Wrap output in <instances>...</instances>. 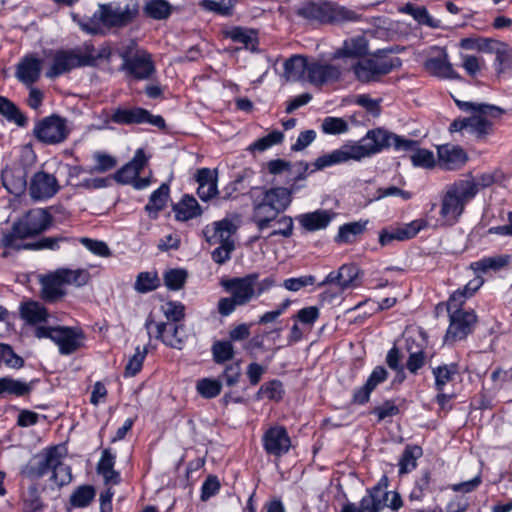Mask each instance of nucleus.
Returning a JSON list of instances; mask_svg holds the SVG:
<instances>
[{
	"mask_svg": "<svg viewBox=\"0 0 512 512\" xmlns=\"http://www.w3.org/2000/svg\"><path fill=\"white\" fill-rule=\"evenodd\" d=\"M344 68L338 65L312 60L308 67V81L315 86L335 83L341 80Z\"/></svg>",
	"mask_w": 512,
	"mask_h": 512,
	"instance_id": "21",
	"label": "nucleus"
},
{
	"mask_svg": "<svg viewBox=\"0 0 512 512\" xmlns=\"http://www.w3.org/2000/svg\"><path fill=\"white\" fill-rule=\"evenodd\" d=\"M148 163V157L145 155V152L142 148L136 150L133 158L122 166L119 170H117L112 178L118 183L122 185L131 184L134 179L139 176L140 172L144 169V167Z\"/></svg>",
	"mask_w": 512,
	"mask_h": 512,
	"instance_id": "23",
	"label": "nucleus"
},
{
	"mask_svg": "<svg viewBox=\"0 0 512 512\" xmlns=\"http://www.w3.org/2000/svg\"><path fill=\"white\" fill-rule=\"evenodd\" d=\"M160 286V279L157 272H140L134 284V289L139 293H148L156 290Z\"/></svg>",
	"mask_w": 512,
	"mask_h": 512,
	"instance_id": "42",
	"label": "nucleus"
},
{
	"mask_svg": "<svg viewBox=\"0 0 512 512\" xmlns=\"http://www.w3.org/2000/svg\"><path fill=\"white\" fill-rule=\"evenodd\" d=\"M212 354L216 363H223L233 358L234 347L231 341H217L212 346Z\"/></svg>",
	"mask_w": 512,
	"mask_h": 512,
	"instance_id": "55",
	"label": "nucleus"
},
{
	"mask_svg": "<svg viewBox=\"0 0 512 512\" xmlns=\"http://www.w3.org/2000/svg\"><path fill=\"white\" fill-rule=\"evenodd\" d=\"M437 152L439 165L445 170L459 169L468 160L466 152L459 146L442 145Z\"/></svg>",
	"mask_w": 512,
	"mask_h": 512,
	"instance_id": "25",
	"label": "nucleus"
},
{
	"mask_svg": "<svg viewBox=\"0 0 512 512\" xmlns=\"http://www.w3.org/2000/svg\"><path fill=\"white\" fill-rule=\"evenodd\" d=\"M28 238L27 236H23L21 233L16 232L14 230V225L10 232L3 235L0 243L6 249H13L16 251L20 250H30L28 247L30 243H23L22 240Z\"/></svg>",
	"mask_w": 512,
	"mask_h": 512,
	"instance_id": "52",
	"label": "nucleus"
},
{
	"mask_svg": "<svg viewBox=\"0 0 512 512\" xmlns=\"http://www.w3.org/2000/svg\"><path fill=\"white\" fill-rule=\"evenodd\" d=\"M497 42L489 38H464L460 42V46L464 49H477L480 51H493V45Z\"/></svg>",
	"mask_w": 512,
	"mask_h": 512,
	"instance_id": "58",
	"label": "nucleus"
},
{
	"mask_svg": "<svg viewBox=\"0 0 512 512\" xmlns=\"http://www.w3.org/2000/svg\"><path fill=\"white\" fill-rule=\"evenodd\" d=\"M218 245L219 246L212 251L211 258L215 263L223 265L230 260L231 253L235 250V243Z\"/></svg>",
	"mask_w": 512,
	"mask_h": 512,
	"instance_id": "63",
	"label": "nucleus"
},
{
	"mask_svg": "<svg viewBox=\"0 0 512 512\" xmlns=\"http://www.w3.org/2000/svg\"><path fill=\"white\" fill-rule=\"evenodd\" d=\"M24 512H40L42 501L39 496V489L35 484L28 487L23 493Z\"/></svg>",
	"mask_w": 512,
	"mask_h": 512,
	"instance_id": "51",
	"label": "nucleus"
},
{
	"mask_svg": "<svg viewBox=\"0 0 512 512\" xmlns=\"http://www.w3.org/2000/svg\"><path fill=\"white\" fill-rule=\"evenodd\" d=\"M459 109L471 113L472 116L462 119H455L449 127L450 132H460L463 130L474 134L476 138L483 139L493 131V122L491 119L499 118L503 109L498 106L455 100Z\"/></svg>",
	"mask_w": 512,
	"mask_h": 512,
	"instance_id": "4",
	"label": "nucleus"
},
{
	"mask_svg": "<svg viewBox=\"0 0 512 512\" xmlns=\"http://www.w3.org/2000/svg\"><path fill=\"white\" fill-rule=\"evenodd\" d=\"M425 69L436 77L444 79H460L459 74L449 63L447 54L442 50L437 57H431L425 61Z\"/></svg>",
	"mask_w": 512,
	"mask_h": 512,
	"instance_id": "30",
	"label": "nucleus"
},
{
	"mask_svg": "<svg viewBox=\"0 0 512 512\" xmlns=\"http://www.w3.org/2000/svg\"><path fill=\"white\" fill-rule=\"evenodd\" d=\"M113 123L118 125H133L149 123L159 129L165 128V120L160 115H152L141 107L116 108L110 116Z\"/></svg>",
	"mask_w": 512,
	"mask_h": 512,
	"instance_id": "14",
	"label": "nucleus"
},
{
	"mask_svg": "<svg viewBox=\"0 0 512 512\" xmlns=\"http://www.w3.org/2000/svg\"><path fill=\"white\" fill-rule=\"evenodd\" d=\"M462 304L463 294L460 292H454L447 302L450 323L445 335L446 342L465 339L473 331L477 322L474 311L461 309Z\"/></svg>",
	"mask_w": 512,
	"mask_h": 512,
	"instance_id": "7",
	"label": "nucleus"
},
{
	"mask_svg": "<svg viewBox=\"0 0 512 512\" xmlns=\"http://www.w3.org/2000/svg\"><path fill=\"white\" fill-rule=\"evenodd\" d=\"M403 355L396 345H394L386 355V363L390 369L396 372L395 381L402 382L404 380L405 366L402 364Z\"/></svg>",
	"mask_w": 512,
	"mask_h": 512,
	"instance_id": "49",
	"label": "nucleus"
},
{
	"mask_svg": "<svg viewBox=\"0 0 512 512\" xmlns=\"http://www.w3.org/2000/svg\"><path fill=\"white\" fill-rule=\"evenodd\" d=\"M320 316V311L316 306H309L300 309L294 316L300 323L312 326Z\"/></svg>",
	"mask_w": 512,
	"mask_h": 512,
	"instance_id": "64",
	"label": "nucleus"
},
{
	"mask_svg": "<svg viewBox=\"0 0 512 512\" xmlns=\"http://www.w3.org/2000/svg\"><path fill=\"white\" fill-rule=\"evenodd\" d=\"M417 145L418 142L415 140L405 139L383 128H376L369 130L361 140L348 141L340 148L318 157L314 166L317 170H322L350 160L361 161L390 146L397 151H410L414 150Z\"/></svg>",
	"mask_w": 512,
	"mask_h": 512,
	"instance_id": "1",
	"label": "nucleus"
},
{
	"mask_svg": "<svg viewBox=\"0 0 512 512\" xmlns=\"http://www.w3.org/2000/svg\"><path fill=\"white\" fill-rule=\"evenodd\" d=\"M316 282V278L313 275H303L297 278H288L283 282V287L289 291L297 292L300 289L312 286Z\"/></svg>",
	"mask_w": 512,
	"mask_h": 512,
	"instance_id": "60",
	"label": "nucleus"
},
{
	"mask_svg": "<svg viewBox=\"0 0 512 512\" xmlns=\"http://www.w3.org/2000/svg\"><path fill=\"white\" fill-rule=\"evenodd\" d=\"M358 275L359 269L355 265L344 264L337 272H330L318 286L323 287L327 284H335L341 291H344L357 286Z\"/></svg>",
	"mask_w": 512,
	"mask_h": 512,
	"instance_id": "24",
	"label": "nucleus"
},
{
	"mask_svg": "<svg viewBox=\"0 0 512 512\" xmlns=\"http://www.w3.org/2000/svg\"><path fill=\"white\" fill-rule=\"evenodd\" d=\"M61 189L57 178L43 170L32 174L28 191L31 199L35 201L48 200L54 197Z\"/></svg>",
	"mask_w": 512,
	"mask_h": 512,
	"instance_id": "17",
	"label": "nucleus"
},
{
	"mask_svg": "<svg viewBox=\"0 0 512 512\" xmlns=\"http://www.w3.org/2000/svg\"><path fill=\"white\" fill-rule=\"evenodd\" d=\"M258 278V273H250L244 277L222 280L221 286L226 292L230 293V296L219 299L217 304L218 313L223 317L229 316L237 307L245 306L255 299L254 286Z\"/></svg>",
	"mask_w": 512,
	"mask_h": 512,
	"instance_id": "5",
	"label": "nucleus"
},
{
	"mask_svg": "<svg viewBox=\"0 0 512 512\" xmlns=\"http://www.w3.org/2000/svg\"><path fill=\"white\" fill-rule=\"evenodd\" d=\"M52 222L51 215L44 209H32L19 221L14 223V230L23 236L32 237L49 228Z\"/></svg>",
	"mask_w": 512,
	"mask_h": 512,
	"instance_id": "18",
	"label": "nucleus"
},
{
	"mask_svg": "<svg viewBox=\"0 0 512 512\" xmlns=\"http://www.w3.org/2000/svg\"><path fill=\"white\" fill-rule=\"evenodd\" d=\"M310 62L306 57L301 55H294L289 58L285 64V71L293 76L302 77L305 75L308 80V67Z\"/></svg>",
	"mask_w": 512,
	"mask_h": 512,
	"instance_id": "45",
	"label": "nucleus"
},
{
	"mask_svg": "<svg viewBox=\"0 0 512 512\" xmlns=\"http://www.w3.org/2000/svg\"><path fill=\"white\" fill-rule=\"evenodd\" d=\"M322 131L325 134H342L348 131V124L343 118L326 117L322 121Z\"/></svg>",
	"mask_w": 512,
	"mask_h": 512,
	"instance_id": "57",
	"label": "nucleus"
},
{
	"mask_svg": "<svg viewBox=\"0 0 512 512\" xmlns=\"http://www.w3.org/2000/svg\"><path fill=\"white\" fill-rule=\"evenodd\" d=\"M21 473L29 479H40L48 476V484L44 490H57L72 480L71 469L62 462L59 447H50L34 455L21 469Z\"/></svg>",
	"mask_w": 512,
	"mask_h": 512,
	"instance_id": "3",
	"label": "nucleus"
},
{
	"mask_svg": "<svg viewBox=\"0 0 512 512\" xmlns=\"http://www.w3.org/2000/svg\"><path fill=\"white\" fill-rule=\"evenodd\" d=\"M155 325V338L160 339L166 346L181 350L186 338L183 324L159 322L155 323L152 316L149 315L145 328L150 332L151 326Z\"/></svg>",
	"mask_w": 512,
	"mask_h": 512,
	"instance_id": "16",
	"label": "nucleus"
},
{
	"mask_svg": "<svg viewBox=\"0 0 512 512\" xmlns=\"http://www.w3.org/2000/svg\"><path fill=\"white\" fill-rule=\"evenodd\" d=\"M196 181L199 184L197 194L201 200L208 201L218 194L216 170L199 169L196 174Z\"/></svg>",
	"mask_w": 512,
	"mask_h": 512,
	"instance_id": "29",
	"label": "nucleus"
},
{
	"mask_svg": "<svg viewBox=\"0 0 512 512\" xmlns=\"http://www.w3.org/2000/svg\"><path fill=\"white\" fill-rule=\"evenodd\" d=\"M42 63L35 57H25L17 65L16 77L25 85L31 86L40 78Z\"/></svg>",
	"mask_w": 512,
	"mask_h": 512,
	"instance_id": "32",
	"label": "nucleus"
},
{
	"mask_svg": "<svg viewBox=\"0 0 512 512\" xmlns=\"http://www.w3.org/2000/svg\"><path fill=\"white\" fill-rule=\"evenodd\" d=\"M61 280L64 285H73L76 287H82L91 279V275L87 269H68V268H59L57 269Z\"/></svg>",
	"mask_w": 512,
	"mask_h": 512,
	"instance_id": "39",
	"label": "nucleus"
},
{
	"mask_svg": "<svg viewBox=\"0 0 512 512\" xmlns=\"http://www.w3.org/2000/svg\"><path fill=\"white\" fill-rule=\"evenodd\" d=\"M173 211L175 212L176 219L180 221H188L202 213L197 200L190 195L183 196L181 201L173 206Z\"/></svg>",
	"mask_w": 512,
	"mask_h": 512,
	"instance_id": "35",
	"label": "nucleus"
},
{
	"mask_svg": "<svg viewBox=\"0 0 512 512\" xmlns=\"http://www.w3.org/2000/svg\"><path fill=\"white\" fill-rule=\"evenodd\" d=\"M80 242L93 254L100 257H108L111 255V251L108 245L99 240H93L87 237H83L80 239Z\"/></svg>",
	"mask_w": 512,
	"mask_h": 512,
	"instance_id": "61",
	"label": "nucleus"
},
{
	"mask_svg": "<svg viewBox=\"0 0 512 512\" xmlns=\"http://www.w3.org/2000/svg\"><path fill=\"white\" fill-rule=\"evenodd\" d=\"M144 12L153 19H166L171 14V5L165 0H151L145 5Z\"/></svg>",
	"mask_w": 512,
	"mask_h": 512,
	"instance_id": "46",
	"label": "nucleus"
},
{
	"mask_svg": "<svg viewBox=\"0 0 512 512\" xmlns=\"http://www.w3.org/2000/svg\"><path fill=\"white\" fill-rule=\"evenodd\" d=\"M284 139V134L281 131L274 130L268 135L257 139L255 142H253L248 150L249 151H260L263 152L270 147L282 143Z\"/></svg>",
	"mask_w": 512,
	"mask_h": 512,
	"instance_id": "50",
	"label": "nucleus"
},
{
	"mask_svg": "<svg viewBox=\"0 0 512 512\" xmlns=\"http://www.w3.org/2000/svg\"><path fill=\"white\" fill-rule=\"evenodd\" d=\"M368 223L369 220H360L343 224L339 227L335 241L344 244L355 242L357 237L366 231Z\"/></svg>",
	"mask_w": 512,
	"mask_h": 512,
	"instance_id": "36",
	"label": "nucleus"
},
{
	"mask_svg": "<svg viewBox=\"0 0 512 512\" xmlns=\"http://www.w3.org/2000/svg\"><path fill=\"white\" fill-rule=\"evenodd\" d=\"M422 456V449L419 446H407L399 461V473L406 474L412 471L417 465V459Z\"/></svg>",
	"mask_w": 512,
	"mask_h": 512,
	"instance_id": "43",
	"label": "nucleus"
},
{
	"mask_svg": "<svg viewBox=\"0 0 512 512\" xmlns=\"http://www.w3.org/2000/svg\"><path fill=\"white\" fill-rule=\"evenodd\" d=\"M410 159L413 166L425 169H431L436 164L433 152L427 149H416Z\"/></svg>",
	"mask_w": 512,
	"mask_h": 512,
	"instance_id": "56",
	"label": "nucleus"
},
{
	"mask_svg": "<svg viewBox=\"0 0 512 512\" xmlns=\"http://www.w3.org/2000/svg\"><path fill=\"white\" fill-rule=\"evenodd\" d=\"M114 455L105 449L97 466V472L103 476L105 483L116 484L119 481V473L114 470Z\"/></svg>",
	"mask_w": 512,
	"mask_h": 512,
	"instance_id": "38",
	"label": "nucleus"
},
{
	"mask_svg": "<svg viewBox=\"0 0 512 512\" xmlns=\"http://www.w3.org/2000/svg\"><path fill=\"white\" fill-rule=\"evenodd\" d=\"M0 114L8 121L16 123L23 127L27 123V118L22 114L19 108L8 98L0 96Z\"/></svg>",
	"mask_w": 512,
	"mask_h": 512,
	"instance_id": "40",
	"label": "nucleus"
},
{
	"mask_svg": "<svg viewBox=\"0 0 512 512\" xmlns=\"http://www.w3.org/2000/svg\"><path fill=\"white\" fill-rule=\"evenodd\" d=\"M67 120L57 114L47 116L38 121L33 129L37 140L44 144H59L69 135Z\"/></svg>",
	"mask_w": 512,
	"mask_h": 512,
	"instance_id": "12",
	"label": "nucleus"
},
{
	"mask_svg": "<svg viewBox=\"0 0 512 512\" xmlns=\"http://www.w3.org/2000/svg\"><path fill=\"white\" fill-rule=\"evenodd\" d=\"M429 481L430 473L425 471L409 495L411 501H421L423 499L426 492L429 491Z\"/></svg>",
	"mask_w": 512,
	"mask_h": 512,
	"instance_id": "62",
	"label": "nucleus"
},
{
	"mask_svg": "<svg viewBox=\"0 0 512 512\" xmlns=\"http://www.w3.org/2000/svg\"><path fill=\"white\" fill-rule=\"evenodd\" d=\"M139 13V5L131 0L125 7L113 8L111 5H101L99 20L109 27H124L130 24Z\"/></svg>",
	"mask_w": 512,
	"mask_h": 512,
	"instance_id": "15",
	"label": "nucleus"
},
{
	"mask_svg": "<svg viewBox=\"0 0 512 512\" xmlns=\"http://www.w3.org/2000/svg\"><path fill=\"white\" fill-rule=\"evenodd\" d=\"M263 447L267 454L281 457L291 447V440L282 426H273L265 431L262 437Z\"/></svg>",
	"mask_w": 512,
	"mask_h": 512,
	"instance_id": "22",
	"label": "nucleus"
},
{
	"mask_svg": "<svg viewBox=\"0 0 512 512\" xmlns=\"http://www.w3.org/2000/svg\"><path fill=\"white\" fill-rule=\"evenodd\" d=\"M93 159L95 161V165L87 170L90 174L105 173L114 169L117 165L116 158L104 152H95L93 154Z\"/></svg>",
	"mask_w": 512,
	"mask_h": 512,
	"instance_id": "48",
	"label": "nucleus"
},
{
	"mask_svg": "<svg viewBox=\"0 0 512 512\" xmlns=\"http://www.w3.org/2000/svg\"><path fill=\"white\" fill-rule=\"evenodd\" d=\"M211 231L212 234H210V230L208 229L204 231L206 241L209 244L216 245L235 243L232 236L236 233L237 226L232 220L225 218L221 221L215 222Z\"/></svg>",
	"mask_w": 512,
	"mask_h": 512,
	"instance_id": "28",
	"label": "nucleus"
},
{
	"mask_svg": "<svg viewBox=\"0 0 512 512\" xmlns=\"http://www.w3.org/2000/svg\"><path fill=\"white\" fill-rule=\"evenodd\" d=\"M121 70L136 80H148L155 73L151 55L146 51H137L134 55H123Z\"/></svg>",
	"mask_w": 512,
	"mask_h": 512,
	"instance_id": "19",
	"label": "nucleus"
},
{
	"mask_svg": "<svg viewBox=\"0 0 512 512\" xmlns=\"http://www.w3.org/2000/svg\"><path fill=\"white\" fill-rule=\"evenodd\" d=\"M426 226L427 221L425 219H416L410 223L383 228L379 233V243L381 246H388L395 240L412 239Z\"/></svg>",
	"mask_w": 512,
	"mask_h": 512,
	"instance_id": "20",
	"label": "nucleus"
},
{
	"mask_svg": "<svg viewBox=\"0 0 512 512\" xmlns=\"http://www.w3.org/2000/svg\"><path fill=\"white\" fill-rule=\"evenodd\" d=\"M95 497V489L91 485L78 487L70 496V503L74 507L83 508L88 506Z\"/></svg>",
	"mask_w": 512,
	"mask_h": 512,
	"instance_id": "47",
	"label": "nucleus"
},
{
	"mask_svg": "<svg viewBox=\"0 0 512 512\" xmlns=\"http://www.w3.org/2000/svg\"><path fill=\"white\" fill-rule=\"evenodd\" d=\"M334 214L328 210L319 209L314 212L297 216L299 224L307 231L314 232L325 229L332 221Z\"/></svg>",
	"mask_w": 512,
	"mask_h": 512,
	"instance_id": "31",
	"label": "nucleus"
},
{
	"mask_svg": "<svg viewBox=\"0 0 512 512\" xmlns=\"http://www.w3.org/2000/svg\"><path fill=\"white\" fill-rule=\"evenodd\" d=\"M436 384H446L447 382L457 381L459 375V367L457 364L439 366L433 371Z\"/></svg>",
	"mask_w": 512,
	"mask_h": 512,
	"instance_id": "54",
	"label": "nucleus"
},
{
	"mask_svg": "<svg viewBox=\"0 0 512 512\" xmlns=\"http://www.w3.org/2000/svg\"><path fill=\"white\" fill-rule=\"evenodd\" d=\"M477 194L472 179H464L448 186L441 202L440 215L445 223L455 224L464 211L466 203Z\"/></svg>",
	"mask_w": 512,
	"mask_h": 512,
	"instance_id": "6",
	"label": "nucleus"
},
{
	"mask_svg": "<svg viewBox=\"0 0 512 512\" xmlns=\"http://www.w3.org/2000/svg\"><path fill=\"white\" fill-rule=\"evenodd\" d=\"M402 11L411 15L419 24L427 25L432 28L439 27V21L433 19L423 6L408 3L402 8Z\"/></svg>",
	"mask_w": 512,
	"mask_h": 512,
	"instance_id": "44",
	"label": "nucleus"
},
{
	"mask_svg": "<svg viewBox=\"0 0 512 512\" xmlns=\"http://www.w3.org/2000/svg\"><path fill=\"white\" fill-rule=\"evenodd\" d=\"M368 54V41L364 36H356L346 39L342 47L332 54L333 60L343 58H363Z\"/></svg>",
	"mask_w": 512,
	"mask_h": 512,
	"instance_id": "26",
	"label": "nucleus"
},
{
	"mask_svg": "<svg viewBox=\"0 0 512 512\" xmlns=\"http://www.w3.org/2000/svg\"><path fill=\"white\" fill-rule=\"evenodd\" d=\"M386 484L381 483L374 486L369 493L364 496L358 507L360 512H379L383 507L384 497L388 499V492L385 490Z\"/></svg>",
	"mask_w": 512,
	"mask_h": 512,
	"instance_id": "33",
	"label": "nucleus"
},
{
	"mask_svg": "<svg viewBox=\"0 0 512 512\" xmlns=\"http://www.w3.org/2000/svg\"><path fill=\"white\" fill-rule=\"evenodd\" d=\"M168 197L169 185L163 183L150 195L149 201L145 206V210L151 217H157L158 213L165 208Z\"/></svg>",
	"mask_w": 512,
	"mask_h": 512,
	"instance_id": "37",
	"label": "nucleus"
},
{
	"mask_svg": "<svg viewBox=\"0 0 512 512\" xmlns=\"http://www.w3.org/2000/svg\"><path fill=\"white\" fill-rule=\"evenodd\" d=\"M95 57L80 53L76 50H59L55 53L53 63L46 72L48 78H56L77 67L90 66L94 63Z\"/></svg>",
	"mask_w": 512,
	"mask_h": 512,
	"instance_id": "13",
	"label": "nucleus"
},
{
	"mask_svg": "<svg viewBox=\"0 0 512 512\" xmlns=\"http://www.w3.org/2000/svg\"><path fill=\"white\" fill-rule=\"evenodd\" d=\"M297 15L320 23H339L357 20V14L330 1L308 2L297 10Z\"/></svg>",
	"mask_w": 512,
	"mask_h": 512,
	"instance_id": "8",
	"label": "nucleus"
},
{
	"mask_svg": "<svg viewBox=\"0 0 512 512\" xmlns=\"http://www.w3.org/2000/svg\"><path fill=\"white\" fill-rule=\"evenodd\" d=\"M399 65L398 58H386L381 56L379 50L373 57L358 60L354 64L344 67V70H353L356 79L361 83H370L378 81L382 76L390 73L396 66Z\"/></svg>",
	"mask_w": 512,
	"mask_h": 512,
	"instance_id": "10",
	"label": "nucleus"
},
{
	"mask_svg": "<svg viewBox=\"0 0 512 512\" xmlns=\"http://www.w3.org/2000/svg\"><path fill=\"white\" fill-rule=\"evenodd\" d=\"M188 277V273L184 269H170L165 272L163 279L164 283L170 290H180Z\"/></svg>",
	"mask_w": 512,
	"mask_h": 512,
	"instance_id": "53",
	"label": "nucleus"
},
{
	"mask_svg": "<svg viewBox=\"0 0 512 512\" xmlns=\"http://www.w3.org/2000/svg\"><path fill=\"white\" fill-rule=\"evenodd\" d=\"M35 155L28 153L22 155L20 159L6 165L1 171L2 186L17 197L24 194L27 190V176L31 172L35 162Z\"/></svg>",
	"mask_w": 512,
	"mask_h": 512,
	"instance_id": "9",
	"label": "nucleus"
},
{
	"mask_svg": "<svg viewBox=\"0 0 512 512\" xmlns=\"http://www.w3.org/2000/svg\"><path fill=\"white\" fill-rule=\"evenodd\" d=\"M510 262L509 255H499L493 257H486L471 264V268L475 271L487 272L489 270L498 271L506 267Z\"/></svg>",
	"mask_w": 512,
	"mask_h": 512,
	"instance_id": "41",
	"label": "nucleus"
},
{
	"mask_svg": "<svg viewBox=\"0 0 512 512\" xmlns=\"http://www.w3.org/2000/svg\"><path fill=\"white\" fill-rule=\"evenodd\" d=\"M20 316L26 323L36 325L46 322L49 314L47 309L39 302L27 301L20 306Z\"/></svg>",
	"mask_w": 512,
	"mask_h": 512,
	"instance_id": "34",
	"label": "nucleus"
},
{
	"mask_svg": "<svg viewBox=\"0 0 512 512\" xmlns=\"http://www.w3.org/2000/svg\"><path fill=\"white\" fill-rule=\"evenodd\" d=\"M163 313L168 320V323H177L184 319V305L178 302H168L164 306H162Z\"/></svg>",
	"mask_w": 512,
	"mask_h": 512,
	"instance_id": "59",
	"label": "nucleus"
},
{
	"mask_svg": "<svg viewBox=\"0 0 512 512\" xmlns=\"http://www.w3.org/2000/svg\"><path fill=\"white\" fill-rule=\"evenodd\" d=\"M34 334L39 339H51L58 345L60 353L64 355L72 354L78 350L84 339L83 331L74 327L38 326L35 328Z\"/></svg>",
	"mask_w": 512,
	"mask_h": 512,
	"instance_id": "11",
	"label": "nucleus"
},
{
	"mask_svg": "<svg viewBox=\"0 0 512 512\" xmlns=\"http://www.w3.org/2000/svg\"><path fill=\"white\" fill-rule=\"evenodd\" d=\"M293 189L286 187H252L249 197L252 202V221L263 231L283 213L292 202Z\"/></svg>",
	"mask_w": 512,
	"mask_h": 512,
	"instance_id": "2",
	"label": "nucleus"
},
{
	"mask_svg": "<svg viewBox=\"0 0 512 512\" xmlns=\"http://www.w3.org/2000/svg\"><path fill=\"white\" fill-rule=\"evenodd\" d=\"M41 298L49 303H54L62 299L66 292L62 288L64 285L57 270L40 278Z\"/></svg>",
	"mask_w": 512,
	"mask_h": 512,
	"instance_id": "27",
	"label": "nucleus"
}]
</instances>
